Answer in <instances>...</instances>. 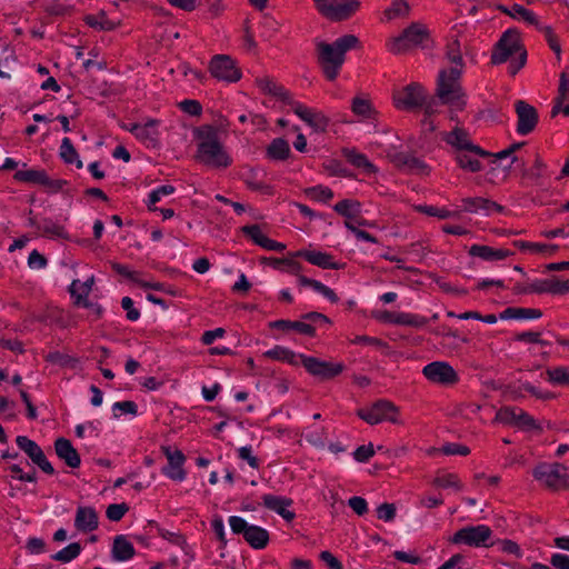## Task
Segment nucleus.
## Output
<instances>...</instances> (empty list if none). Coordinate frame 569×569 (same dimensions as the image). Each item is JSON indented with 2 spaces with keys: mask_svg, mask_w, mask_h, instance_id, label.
Returning <instances> with one entry per match:
<instances>
[{
  "mask_svg": "<svg viewBox=\"0 0 569 569\" xmlns=\"http://www.w3.org/2000/svg\"><path fill=\"white\" fill-rule=\"evenodd\" d=\"M196 137L199 140L194 159L213 169H224L231 166L232 159L219 141L218 130L212 126H203L197 129Z\"/></svg>",
  "mask_w": 569,
  "mask_h": 569,
  "instance_id": "obj_1",
  "label": "nucleus"
},
{
  "mask_svg": "<svg viewBox=\"0 0 569 569\" xmlns=\"http://www.w3.org/2000/svg\"><path fill=\"white\" fill-rule=\"evenodd\" d=\"M359 39L353 34H345L332 43H317V60L326 78L335 80L345 62L346 52L357 48Z\"/></svg>",
  "mask_w": 569,
  "mask_h": 569,
  "instance_id": "obj_2",
  "label": "nucleus"
},
{
  "mask_svg": "<svg viewBox=\"0 0 569 569\" xmlns=\"http://www.w3.org/2000/svg\"><path fill=\"white\" fill-rule=\"evenodd\" d=\"M461 69L451 67L439 72L437 80V97L442 104H451L457 109L465 107L463 91L460 84Z\"/></svg>",
  "mask_w": 569,
  "mask_h": 569,
  "instance_id": "obj_3",
  "label": "nucleus"
},
{
  "mask_svg": "<svg viewBox=\"0 0 569 569\" xmlns=\"http://www.w3.org/2000/svg\"><path fill=\"white\" fill-rule=\"evenodd\" d=\"M429 42L430 34L428 29L421 23L413 22L398 37L392 38L388 43V48L392 53L399 54L417 47L426 48Z\"/></svg>",
  "mask_w": 569,
  "mask_h": 569,
  "instance_id": "obj_4",
  "label": "nucleus"
},
{
  "mask_svg": "<svg viewBox=\"0 0 569 569\" xmlns=\"http://www.w3.org/2000/svg\"><path fill=\"white\" fill-rule=\"evenodd\" d=\"M533 477L553 491L569 488V469L559 462L539 463L533 469Z\"/></svg>",
  "mask_w": 569,
  "mask_h": 569,
  "instance_id": "obj_5",
  "label": "nucleus"
},
{
  "mask_svg": "<svg viewBox=\"0 0 569 569\" xmlns=\"http://www.w3.org/2000/svg\"><path fill=\"white\" fill-rule=\"evenodd\" d=\"M520 51H526V49L520 43L519 32L515 29H509L502 33L499 41L495 44L491 62L493 64H501L513 56L519 57Z\"/></svg>",
  "mask_w": 569,
  "mask_h": 569,
  "instance_id": "obj_6",
  "label": "nucleus"
},
{
  "mask_svg": "<svg viewBox=\"0 0 569 569\" xmlns=\"http://www.w3.org/2000/svg\"><path fill=\"white\" fill-rule=\"evenodd\" d=\"M229 525L233 533L242 535L244 540L254 549H263L269 542V533L259 526H250L238 516L229 518Z\"/></svg>",
  "mask_w": 569,
  "mask_h": 569,
  "instance_id": "obj_7",
  "label": "nucleus"
},
{
  "mask_svg": "<svg viewBox=\"0 0 569 569\" xmlns=\"http://www.w3.org/2000/svg\"><path fill=\"white\" fill-rule=\"evenodd\" d=\"M318 11L332 21L349 19L360 7L358 0H315Z\"/></svg>",
  "mask_w": 569,
  "mask_h": 569,
  "instance_id": "obj_8",
  "label": "nucleus"
},
{
  "mask_svg": "<svg viewBox=\"0 0 569 569\" xmlns=\"http://www.w3.org/2000/svg\"><path fill=\"white\" fill-rule=\"evenodd\" d=\"M357 415L369 425H377L381 421L398 423V408L387 400H378L370 408L359 409Z\"/></svg>",
  "mask_w": 569,
  "mask_h": 569,
  "instance_id": "obj_9",
  "label": "nucleus"
},
{
  "mask_svg": "<svg viewBox=\"0 0 569 569\" xmlns=\"http://www.w3.org/2000/svg\"><path fill=\"white\" fill-rule=\"evenodd\" d=\"M492 530L485 525L468 526L459 529L450 539L452 543H465L471 547L487 546L486 541L491 537Z\"/></svg>",
  "mask_w": 569,
  "mask_h": 569,
  "instance_id": "obj_10",
  "label": "nucleus"
},
{
  "mask_svg": "<svg viewBox=\"0 0 569 569\" xmlns=\"http://www.w3.org/2000/svg\"><path fill=\"white\" fill-rule=\"evenodd\" d=\"M299 359L310 375L319 377L322 380L335 378L345 369L342 363L322 361L315 357L299 355Z\"/></svg>",
  "mask_w": 569,
  "mask_h": 569,
  "instance_id": "obj_11",
  "label": "nucleus"
},
{
  "mask_svg": "<svg viewBox=\"0 0 569 569\" xmlns=\"http://www.w3.org/2000/svg\"><path fill=\"white\" fill-rule=\"evenodd\" d=\"M422 373L429 381L445 386L455 385L459 380L453 367L445 361L428 363L423 367Z\"/></svg>",
  "mask_w": 569,
  "mask_h": 569,
  "instance_id": "obj_12",
  "label": "nucleus"
},
{
  "mask_svg": "<svg viewBox=\"0 0 569 569\" xmlns=\"http://www.w3.org/2000/svg\"><path fill=\"white\" fill-rule=\"evenodd\" d=\"M425 99V90L422 86L417 82H412L406 86L393 94V100L397 108L406 110H412L422 107Z\"/></svg>",
  "mask_w": 569,
  "mask_h": 569,
  "instance_id": "obj_13",
  "label": "nucleus"
},
{
  "mask_svg": "<svg viewBox=\"0 0 569 569\" xmlns=\"http://www.w3.org/2000/svg\"><path fill=\"white\" fill-rule=\"evenodd\" d=\"M209 69L211 74L219 80L236 82L241 78L239 68H237L231 57L227 54L214 56L210 61Z\"/></svg>",
  "mask_w": 569,
  "mask_h": 569,
  "instance_id": "obj_14",
  "label": "nucleus"
},
{
  "mask_svg": "<svg viewBox=\"0 0 569 569\" xmlns=\"http://www.w3.org/2000/svg\"><path fill=\"white\" fill-rule=\"evenodd\" d=\"M495 420L505 425H515L525 430L539 429L533 417L519 408L503 407L497 412Z\"/></svg>",
  "mask_w": 569,
  "mask_h": 569,
  "instance_id": "obj_15",
  "label": "nucleus"
},
{
  "mask_svg": "<svg viewBox=\"0 0 569 569\" xmlns=\"http://www.w3.org/2000/svg\"><path fill=\"white\" fill-rule=\"evenodd\" d=\"M161 450L168 460V466L162 468V473L172 480L182 481L186 478L183 452L179 449L172 450L169 446H162Z\"/></svg>",
  "mask_w": 569,
  "mask_h": 569,
  "instance_id": "obj_16",
  "label": "nucleus"
},
{
  "mask_svg": "<svg viewBox=\"0 0 569 569\" xmlns=\"http://www.w3.org/2000/svg\"><path fill=\"white\" fill-rule=\"evenodd\" d=\"M515 109L518 117L517 132L522 136L532 132L539 119L536 108L523 100H518Z\"/></svg>",
  "mask_w": 569,
  "mask_h": 569,
  "instance_id": "obj_17",
  "label": "nucleus"
},
{
  "mask_svg": "<svg viewBox=\"0 0 569 569\" xmlns=\"http://www.w3.org/2000/svg\"><path fill=\"white\" fill-rule=\"evenodd\" d=\"M443 139L448 144L456 149L455 152L467 150L483 158L490 156L489 152L473 144L469 138V133L462 128L456 127L452 131L446 133Z\"/></svg>",
  "mask_w": 569,
  "mask_h": 569,
  "instance_id": "obj_18",
  "label": "nucleus"
},
{
  "mask_svg": "<svg viewBox=\"0 0 569 569\" xmlns=\"http://www.w3.org/2000/svg\"><path fill=\"white\" fill-rule=\"evenodd\" d=\"M523 291L533 293L565 295L569 292V280H559L557 278L536 280L528 284Z\"/></svg>",
  "mask_w": 569,
  "mask_h": 569,
  "instance_id": "obj_19",
  "label": "nucleus"
},
{
  "mask_svg": "<svg viewBox=\"0 0 569 569\" xmlns=\"http://www.w3.org/2000/svg\"><path fill=\"white\" fill-rule=\"evenodd\" d=\"M391 162L399 169L410 173H427V164L419 158L408 152H395L390 154Z\"/></svg>",
  "mask_w": 569,
  "mask_h": 569,
  "instance_id": "obj_20",
  "label": "nucleus"
},
{
  "mask_svg": "<svg viewBox=\"0 0 569 569\" xmlns=\"http://www.w3.org/2000/svg\"><path fill=\"white\" fill-rule=\"evenodd\" d=\"M56 455L64 461V463L74 469L79 468L81 463L80 455L72 446L71 441L66 438H58L54 441Z\"/></svg>",
  "mask_w": 569,
  "mask_h": 569,
  "instance_id": "obj_21",
  "label": "nucleus"
},
{
  "mask_svg": "<svg viewBox=\"0 0 569 569\" xmlns=\"http://www.w3.org/2000/svg\"><path fill=\"white\" fill-rule=\"evenodd\" d=\"M262 503L267 509L277 512L287 521H292L295 519V512L288 510V507L292 505V500L290 498L274 495H263Z\"/></svg>",
  "mask_w": 569,
  "mask_h": 569,
  "instance_id": "obj_22",
  "label": "nucleus"
},
{
  "mask_svg": "<svg viewBox=\"0 0 569 569\" xmlns=\"http://www.w3.org/2000/svg\"><path fill=\"white\" fill-rule=\"evenodd\" d=\"M98 513L92 507H79L76 512L74 526L78 530L88 532L98 528Z\"/></svg>",
  "mask_w": 569,
  "mask_h": 569,
  "instance_id": "obj_23",
  "label": "nucleus"
},
{
  "mask_svg": "<svg viewBox=\"0 0 569 569\" xmlns=\"http://www.w3.org/2000/svg\"><path fill=\"white\" fill-rule=\"evenodd\" d=\"M256 83L262 92L273 96L284 103H292L290 92L286 90L284 87L273 81V79L269 77L257 78Z\"/></svg>",
  "mask_w": 569,
  "mask_h": 569,
  "instance_id": "obj_24",
  "label": "nucleus"
},
{
  "mask_svg": "<svg viewBox=\"0 0 569 569\" xmlns=\"http://www.w3.org/2000/svg\"><path fill=\"white\" fill-rule=\"evenodd\" d=\"M465 203L463 210L468 212H477L478 210H483L486 214H491L492 212H502L505 208L486 198L476 197V198H465L462 200Z\"/></svg>",
  "mask_w": 569,
  "mask_h": 569,
  "instance_id": "obj_25",
  "label": "nucleus"
},
{
  "mask_svg": "<svg viewBox=\"0 0 569 569\" xmlns=\"http://www.w3.org/2000/svg\"><path fill=\"white\" fill-rule=\"evenodd\" d=\"M295 257H302L308 262L323 269H340V264L332 261V256L320 251L299 250L293 253Z\"/></svg>",
  "mask_w": 569,
  "mask_h": 569,
  "instance_id": "obj_26",
  "label": "nucleus"
},
{
  "mask_svg": "<svg viewBox=\"0 0 569 569\" xmlns=\"http://www.w3.org/2000/svg\"><path fill=\"white\" fill-rule=\"evenodd\" d=\"M469 254L479 257L487 261L502 260L511 256L512 252L506 249H495L489 246L473 244L469 249Z\"/></svg>",
  "mask_w": 569,
  "mask_h": 569,
  "instance_id": "obj_27",
  "label": "nucleus"
},
{
  "mask_svg": "<svg viewBox=\"0 0 569 569\" xmlns=\"http://www.w3.org/2000/svg\"><path fill=\"white\" fill-rule=\"evenodd\" d=\"M270 327L274 329H279L282 331H289V330H296L300 335L308 336V337H315V327H311L309 323L298 320V321H291V320H276L270 322Z\"/></svg>",
  "mask_w": 569,
  "mask_h": 569,
  "instance_id": "obj_28",
  "label": "nucleus"
},
{
  "mask_svg": "<svg viewBox=\"0 0 569 569\" xmlns=\"http://www.w3.org/2000/svg\"><path fill=\"white\" fill-rule=\"evenodd\" d=\"M521 179L523 182L540 184V179L543 176L546 164L542 159L537 154L532 167L526 168L525 162L521 161Z\"/></svg>",
  "mask_w": 569,
  "mask_h": 569,
  "instance_id": "obj_29",
  "label": "nucleus"
},
{
  "mask_svg": "<svg viewBox=\"0 0 569 569\" xmlns=\"http://www.w3.org/2000/svg\"><path fill=\"white\" fill-rule=\"evenodd\" d=\"M112 558L117 561H126L134 556V548L122 535L113 539Z\"/></svg>",
  "mask_w": 569,
  "mask_h": 569,
  "instance_id": "obj_30",
  "label": "nucleus"
},
{
  "mask_svg": "<svg viewBox=\"0 0 569 569\" xmlns=\"http://www.w3.org/2000/svg\"><path fill=\"white\" fill-rule=\"evenodd\" d=\"M360 202L352 199H343L333 206V210L346 218V221L355 220L360 214Z\"/></svg>",
  "mask_w": 569,
  "mask_h": 569,
  "instance_id": "obj_31",
  "label": "nucleus"
},
{
  "mask_svg": "<svg viewBox=\"0 0 569 569\" xmlns=\"http://www.w3.org/2000/svg\"><path fill=\"white\" fill-rule=\"evenodd\" d=\"M541 316L540 309L509 307L500 313V319H538Z\"/></svg>",
  "mask_w": 569,
  "mask_h": 569,
  "instance_id": "obj_32",
  "label": "nucleus"
},
{
  "mask_svg": "<svg viewBox=\"0 0 569 569\" xmlns=\"http://www.w3.org/2000/svg\"><path fill=\"white\" fill-rule=\"evenodd\" d=\"M477 156L478 154H475L473 152H469L467 150L455 152V159L459 167L470 172H478L482 170V164L477 159Z\"/></svg>",
  "mask_w": 569,
  "mask_h": 569,
  "instance_id": "obj_33",
  "label": "nucleus"
},
{
  "mask_svg": "<svg viewBox=\"0 0 569 569\" xmlns=\"http://www.w3.org/2000/svg\"><path fill=\"white\" fill-rule=\"evenodd\" d=\"M158 124L159 121L156 119L148 120L144 124H141L137 138L148 146L156 147L158 143L159 134L157 130Z\"/></svg>",
  "mask_w": 569,
  "mask_h": 569,
  "instance_id": "obj_34",
  "label": "nucleus"
},
{
  "mask_svg": "<svg viewBox=\"0 0 569 569\" xmlns=\"http://www.w3.org/2000/svg\"><path fill=\"white\" fill-rule=\"evenodd\" d=\"M298 281L301 286L303 287H310L312 288L315 291L321 293L322 296H325L329 301L336 303L339 301V298L338 296L336 295V292L330 289L329 287L325 286L323 283H321L320 281L318 280H315V279H311V278H308L306 276H299L298 277Z\"/></svg>",
  "mask_w": 569,
  "mask_h": 569,
  "instance_id": "obj_35",
  "label": "nucleus"
},
{
  "mask_svg": "<svg viewBox=\"0 0 569 569\" xmlns=\"http://www.w3.org/2000/svg\"><path fill=\"white\" fill-rule=\"evenodd\" d=\"M267 154L273 160H284L290 154L289 143L282 138L273 139L267 148Z\"/></svg>",
  "mask_w": 569,
  "mask_h": 569,
  "instance_id": "obj_36",
  "label": "nucleus"
},
{
  "mask_svg": "<svg viewBox=\"0 0 569 569\" xmlns=\"http://www.w3.org/2000/svg\"><path fill=\"white\" fill-rule=\"evenodd\" d=\"M47 176L46 170L43 169H28V170H18L13 178L20 182L33 183L42 186L43 180Z\"/></svg>",
  "mask_w": 569,
  "mask_h": 569,
  "instance_id": "obj_37",
  "label": "nucleus"
},
{
  "mask_svg": "<svg viewBox=\"0 0 569 569\" xmlns=\"http://www.w3.org/2000/svg\"><path fill=\"white\" fill-rule=\"evenodd\" d=\"M263 356L270 359L286 361L293 366H298L299 363V356H297L293 351L280 346H276L273 349L266 351Z\"/></svg>",
  "mask_w": 569,
  "mask_h": 569,
  "instance_id": "obj_38",
  "label": "nucleus"
},
{
  "mask_svg": "<svg viewBox=\"0 0 569 569\" xmlns=\"http://www.w3.org/2000/svg\"><path fill=\"white\" fill-rule=\"evenodd\" d=\"M93 284V277L89 278L87 281L80 283L79 280H74L71 283L70 292L71 296L76 298V305L80 306L83 300H88L87 297L89 296Z\"/></svg>",
  "mask_w": 569,
  "mask_h": 569,
  "instance_id": "obj_39",
  "label": "nucleus"
},
{
  "mask_svg": "<svg viewBox=\"0 0 569 569\" xmlns=\"http://www.w3.org/2000/svg\"><path fill=\"white\" fill-rule=\"evenodd\" d=\"M60 157L66 163L76 162L77 168H82L83 163L79 159L78 152L74 149L69 138H63L60 146Z\"/></svg>",
  "mask_w": 569,
  "mask_h": 569,
  "instance_id": "obj_40",
  "label": "nucleus"
},
{
  "mask_svg": "<svg viewBox=\"0 0 569 569\" xmlns=\"http://www.w3.org/2000/svg\"><path fill=\"white\" fill-rule=\"evenodd\" d=\"M18 447L27 453V456L34 462L42 453V449L26 436H18L16 439Z\"/></svg>",
  "mask_w": 569,
  "mask_h": 569,
  "instance_id": "obj_41",
  "label": "nucleus"
},
{
  "mask_svg": "<svg viewBox=\"0 0 569 569\" xmlns=\"http://www.w3.org/2000/svg\"><path fill=\"white\" fill-rule=\"evenodd\" d=\"M81 550L82 547L79 542H72L52 555L51 558L56 561L67 563L76 559L80 555Z\"/></svg>",
  "mask_w": 569,
  "mask_h": 569,
  "instance_id": "obj_42",
  "label": "nucleus"
},
{
  "mask_svg": "<svg viewBox=\"0 0 569 569\" xmlns=\"http://www.w3.org/2000/svg\"><path fill=\"white\" fill-rule=\"evenodd\" d=\"M427 322L428 320L425 317L407 312H397V319L395 320V325L415 328L423 327Z\"/></svg>",
  "mask_w": 569,
  "mask_h": 569,
  "instance_id": "obj_43",
  "label": "nucleus"
},
{
  "mask_svg": "<svg viewBox=\"0 0 569 569\" xmlns=\"http://www.w3.org/2000/svg\"><path fill=\"white\" fill-rule=\"evenodd\" d=\"M46 361L51 362L53 365H58L60 367H69L76 368L79 360L74 357H71L66 353H61L59 351L49 352L46 356Z\"/></svg>",
  "mask_w": 569,
  "mask_h": 569,
  "instance_id": "obj_44",
  "label": "nucleus"
},
{
  "mask_svg": "<svg viewBox=\"0 0 569 569\" xmlns=\"http://www.w3.org/2000/svg\"><path fill=\"white\" fill-rule=\"evenodd\" d=\"M546 375L548 381L553 385H569V368L567 367L547 369Z\"/></svg>",
  "mask_w": 569,
  "mask_h": 569,
  "instance_id": "obj_45",
  "label": "nucleus"
},
{
  "mask_svg": "<svg viewBox=\"0 0 569 569\" xmlns=\"http://www.w3.org/2000/svg\"><path fill=\"white\" fill-rule=\"evenodd\" d=\"M305 193L313 200L328 202L333 198V192L328 187L316 186L307 188Z\"/></svg>",
  "mask_w": 569,
  "mask_h": 569,
  "instance_id": "obj_46",
  "label": "nucleus"
},
{
  "mask_svg": "<svg viewBox=\"0 0 569 569\" xmlns=\"http://www.w3.org/2000/svg\"><path fill=\"white\" fill-rule=\"evenodd\" d=\"M433 486L439 488H455L457 490H460L462 488L457 475L455 473H443L438 475L433 479Z\"/></svg>",
  "mask_w": 569,
  "mask_h": 569,
  "instance_id": "obj_47",
  "label": "nucleus"
},
{
  "mask_svg": "<svg viewBox=\"0 0 569 569\" xmlns=\"http://www.w3.org/2000/svg\"><path fill=\"white\" fill-rule=\"evenodd\" d=\"M352 112L357 116L371 118L375 110L369 100L362 98H355L351 104Z\"/></svg>",
  "mask_w": 569,
  "mask_h": 569,
  "instance_id": "obj_48",
  "label": "nucleus"
},
{
  "mask_svg": "<svg viewBox=\"0 0 569 569\" xmlns=\"http://www.w3.org/2000/svg\"><path fill=\"white\" fill-rule=\"evenodd\" d=\"M347 160L357 168H363L367 172H373L375 166L369 162L367 157L356 151H348L346 153Z\"/></svg>",
  "mask_w": 569,
  "mask_h": 569,
  "instance_id": "obj_49",
  "label": "nucleus"
},
{
  "mask_svg": "<svg viewBox=\"0 0 569 569\" xmlns=\"http://www.w3.org/2000/svg\"><path fill=\"white\" fill-rule=\"evenodd\" d=\"M410 11V7L405 0H396L392 6L385 11V14L388 19H393L396 17H406Z\"/></svg>",
  "mask_w": 569,
  "mask_h": 569,
  "instance_id": "obj_50",
  "label": "nucleus"
},
{
  "mask_svg": "<svg viewBox=\"0 0 569 569\" xmlns=\"http://www.w3.org/2000/svg\"><path fill=\"white\" fill-rule=\"evenodd\" d=\"M40 231L47 237L66 238L64 229L50 219H44L42 221Z\"/></svg>",
  "mask_w": 569,
  "mask_h": 569,
  "instance_id": "obj_51",
  "label": "nucleus"
},
{
  "mask_svg": "<svg viewBox=\"0 0 569 569\" xmlns=\"http://www.w3.org/2000/svg\"><path fill=\"white\" fill-rule=\"evenodd\" d=\"M447 58L451 63L455 64V67L460 68L462 70V54L460 51V43L458 40H455L448 44Z\"/></svg>",
  "mask_w": 569,
  "mask_h": 569,
  "instance_id": "obj_52",
  "label": "nucleus"
},
{
  "mask_svg": "<svg viewBox=\"0 0 569 569\" xmlns=\"http://www.w3.org/2000/svg\"><path fill=\"white\" fill-rule=\"evenodd\" d=\"M301 320L315 328L317 326L331 325V320L326 315L316 311L303 313Z\"/></svg>",
  "mask_w": 569,
  "mask_h": 569,
  "instance_id": "obj_53",
  "label": "nucleus"
},
{
  "mask_svg": "<svg viewBox=\"0 0 569 569\" xmlns=\"http://www.w3.org/2000/svg\"><path fill=\"white\" fill-rule=\"evenodd\" d=\"M129 506L124 502L122 503H112L108 506L106 510V516L111 521H120L122 517L128 512Z\"/></svg>",
  "mask_w": 569,
  "mask_h": 569,
  "instance_id": "obj_54",
  "label": "nucleus"
},
{
  "mask_svg": "<svg viewBox=\"0 0 569 569\" xmlns=\"http://www.w3.org/2000/svg\"><path fill=\"white\" fill-rule=\"evenodd\" d=\"M512 11L515 13V17H519L522 20H525L526 22L533 24L536 27H539V21L532 11L526 9L525 7H522L520 4H513Z\"/></svg>",
  "mask_w": 569,
  "mask_h": 569,
  "instance_id": "obj_55",
  "label": "nucleus"
},
{
  "mask_svg": "<svg viewBox=\"0 0 569 569\" xmlns=\"http://www.w3.org/2000/svg\"><path fill=\"white\" fill-rule=\"evenodd\" d=\"M241 231L260 247L262 246L263 239L267 237L261 232L258 224L244 226L241 228Z\"/></svg>",
  "mask_w": 569,
  "mask_h": 569,
  "instance_id": "obj_56",
  "label": "nucleus"
},
{
  "mask_svg": "<svg viewBox=\"0 0 569 569\" xmlns=\"http://www.w3.org/2000/svg\"><path fill=\"white\" fill-rule=\"evenodd\" d=\"M377 516L380 520L390 522L396 517V506L393 503L385 502L377 508Z\"/></svg>",
  "mask_w": 569,
  "mask_h": 569,
  "instance_id": "obj_57",
  "label": "nucleus"
},
{
  "mask_svg": "<svg viewBox=\"0 0 569 569\" xmlns=\"http://www.w3.org/2000/svg\"><path fill=\"white\" fill-rule=\"evenodd\" d=\"M307 123L317 131H326L329 119L321 112H312Z\"/></svg>",
  "mask_w": 569,
  "mask_h": 569,
  "instance_id": "obj_58",
  "label": "nucleus"
},
{
  "mask_svg": "<svg viewBox=\"0 0 569 569\" xmlns=\"http://www.w3.org/2000/svg\"><path fill=\"white\" fill-rule=\"evenodd\" d=\"M419 211L428 214V216H431V217H438L440 219H447V218H451V217H455L457 216V212H451L449 210H445V209H439L437 207H433V206H422V207H419Z\"/></svg>",
  "mask_w": 569,
  "mask_h": 569,
  "instance_id": "obj_59",
  "label": "nucleus"
},
{
  "mask_svg": "<svg viewBox=\"0 0 569 569\" xmlns=\"http://www.w3.org/2000/svg\"><path fill=\"white\" fill-rule=\"evenodd\" d=\"M537 28L545 33L550 49L559 57L561 49H560V44H559L558 39H557L556 34L553 33L552 29L550 27H547V26L543 27L540 24Z\"/></svg>",
  "mask_w": 569,
  "mask_h": 569,
  "instance_id": "obj_60",
  "label": "nucleus"
},
{
  "mask_svg": "<svg viewBox=\"0 0 569 569\" xmlns=\"http://www.w3.org/2000/svg\"><path fill=\"white\" fill-rule=\"evenodd\" d=\"M68 184L67 180L63 179H51L48 174L46 176L43 187L48 192L57 193L63 189L64 186Z\"/></svg>",
  "mask_w": 569,
  "mask_h": 569,
  "instance_id": "obj_61",
  "label": "nucleus"
},
{
  "mask_svg": "<svg viewBox=\"0 0 569 569\" xmlns=\"http://www.w3.org/2000/svg\"><path fill=\"white\" fill-rule=\"evenodd\" d=\"M348 506L358 515L363 516L368 512V503L362 497H351L348 501Z\"/></svg>",
  "mask_w": 569,
  "mask_h": 569,
  "instance_id": "obj_62",
  "label": "nucleus"
},
{
  "mask_svg": "<svg viewBox=\"0 0 569 569\" xmlns=\"http://www.w3.org/2000/svg\"><path fill=\"white\" fill-rule=\"evenodd\" d=\"M375 455V449L371 443L368 446H360L353 452V458L359 462L368 461Z\"/></svg>",
  "mask_w": 569,
  "mask_h": 569,
  "instance_id": "obj_63",
  "label": "nucleus"
},
{
  "mask_svg": "<svg viewBox=\"0 0 569 569\" xmlns=\"http://www.w3.org/2000/svg\"><path fill=\"white\" fill-rule=\"evenodd\" d=\"M319 558L328 566L329 569H343L341 561L330 551H321Z\"/></svg>",
  "mask_w": 569,
  "mask_h": 569,
  "instance_id": "obj_64",
  "label": "nucleus"
}]
</instances>
